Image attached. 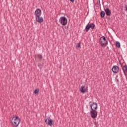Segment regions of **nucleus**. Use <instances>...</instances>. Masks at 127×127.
Listing matches in <instances>:
<instances>
[{
	"label": "nucleus",
	"instance_id": "19",
	"mask_svg": "<svg viewBox=\"0 0 127 127\" xmlns=\"http://www.w3.org/2000/svg\"><path fill=\"white\" fill-rule=\"evenodd\" d=\"M75 48H81V43H78L77 45L76 46Z\"/></svg>",
	"mask_w": 127,
	"mask_h": 127
},
{
	"label": "nucleus",
	"instance_id": "3",
	"mask_svg": "<svg viewBox=\"0 0 127 127\" xmlns=\"http://www.w3.org/2000/svg\"><path fill=\"white\" fill-rule=\"evenodd\" d=\"M59 22L63 25V26H65L66 24H67L68 22V20H67V18L65 16H62L60 18Z\"/></svg>",
	"mask_w": 127,
	"mask_h": 127
},
{
	"label": "nucleus",
	"instance_id": "14",
	"mask_svg": "<svg viewBox=\"0 0 127 127\" xmlns=\"http://www.w3.org/2000/svg\"><path fill=\"white\" fill-rule=\"evenodd\" d=\"M105 14H106V13H105V12L104 11H101L100 12V16L102 18H104V17H105Z\"/></svg>",
	"mask_w": 127,
	"mask_h": 127
},
{
	"label": "nucleus",
	"instance_id": "13",
	"mask_svg": "<svg viewBox=\"0 0 127 127\" xmlns=\"http://www.w3.org/2000/svg\"><path fill=\"white\" fill-rule=\"evenodd\" d=\"M88 26H89V28L91 29H95V24L94 23H92L91 24H88Z\"/></svg>",
	"mask_w": 127,
	"mask_h": 127
},
{
	"label": "nucleus",
	"instance_id": "4",
	"mask_svg": "<svg viewBox=\"0 0 127 127\" xmlns=\"http://www.w3.org/2000/svg\"><path fill=\"white\" fill-rule=\"evenodd\" d=\"M45 123L50 127H52V125H54V121L52 120L50 117H48L47 119L45 120Z\"/></svg>",
	"mask_w": 127,
	"mask_h": 127
},
{
	"label": "nucleus",
	"instance_id": "18",
	"mask_svg": "<svg viewBox=\"0 0 127 127\" xmlns=\"http://www.w3.org/2000/svg\"><path fill=\"white\" fill-rule=\"evenodd\" d=\"M37 56H38V59H39L40 60H42V55L38 54V55H37Z\"/></svg>",
	"mask_w": 127,
	"mask_h": 127
},
{
	"label": "nucleus",
	"instance_id": "8",
	"mask_svg": "<svg viewBox=\"0 0 127 127\" xmlns=\"http://www.w3.org/2000/svg\"><path fill=\"white\" fill-rule=\"evenodd\" d=\"M104 11L107 16H111L112 15V11L109 8H104Z\"/></svg>",
	"mask_w": 127,
	"mask_h": 127
},
{
	"label": "nucleus",
	"instance_id": "12",
	"mask_svg": "<svg viewBox=\"0 0 127 127\" xmlns=\"http://www.w3.org/2000/svg\"><path fill=\"white\" fill-rule=\"evenodd\" d=\"M121 67L125 76H127V65L125 64L123 66V65L121 64Z\"/></svg>",
	"mask_w": 127,
	"mask_h": 127
},
{
	"label": "nucleus",
	"instance_id": "17",
	"mask_svg": "<svg viewBox=\"0 0 127 127\" xmlns=\"http://www.w3.org/2000/svg\"><path fill=\"white\" fill-rule=\"evenodd\" d=\"M90 27L87 24L86 27H85V30H86V32H88V31H89V30H90Z\"/></svg>",
	"mask_w": 127,
	"mask_h": 127
},
{
	"label": "nucleus",
	"instance_id": "20",
	"mask_svg": "<svg viewBox=\"0 0 127 127\" xmlns=\"http://www.w3.org/2000/svg\"><path fill=\"white\" fill-rule=\"evenodd\" d=\"M70 1H71V2H74V1H75V0H70Z\"/></svg>",
	"mask_w": 127,
	"mask_h": 127
},
{
	"label": "nucleus",
	"instance_id": "6",
	"mask_svg": "<svg viewBox=\"0 0 127 127\" xmlns=\"http://www.w3.org/2000/svg\"><path fill=\"white\" fill-rule=\"evenodd\" d=\"M90 108L92 110V109L94 111H97L98 109V104L97 103L93 102L91 105H90Z\"/></svg>",
	"mask_w": 127,
	"mask_h": 127
},
{
	"label": "nucleus",
	"instance_id": "9",
	"mask_svg": "<svg viewBox=\"0 0 127 127\" xmlns=\"http://www.w3.org/2000/svg\"><path fill=\"white\" fill-rule=\"evenodd\" d=\"M42 14L41 10L39 8H38L35 11V15L36 16H41Z\"/></svg>",
	"mask_w": 127,
	"mask_h": 127
},
{
	"label": "nucleus",
	"instance_id": "7",
	"mask_svg": "<svg viewBox=\"0 0 127 127\" xmlns=\"http://www.w3.org/2000/svg\"><path fill=\"white\" fill-rule=\"evenodd\" d=\"M112 70L113 73H115L116 74H117V73H119L120 68L117 65H114L112 67Z\"/></svg>",
	"mask_w": 127,
	"mask_h": 127
},
{
	"label": "nucleus",
	"instance_id": "5",
	"mask_svg": "<svg viewBox=\"0 0 127 127\" xmlns=\"http://www.w3.org/2000/svg\"><path fill=\"white\" fill-rule=\"evenodd\" d=\"M98 116V111L97 110H94L93 109L90 111V116L92 119H96Z\"/></svg>",
	"mask_w": 127,
	"mask_h": 127
},
{
	"label": "nucleus",
	"instance_id": "2",
	"mask_svg": "<svg viewBox=\"0 0 127 127\" xmlns=\"http://www.w3.org/2000/svg\"><path fill=\"white\" fill-rule=\"evenodd\" d=\"M99 42L102 47H105L108 45V40L106 39V37L102 36L100 39Z\"/></svg>",
	"mask_w": 127,
	"mask_h": 127
},
{
	"label": "nucleus",
	"instance_id": "15",
	"mask_svg": "<svg viewBox=\"0 0 127 127\" xmlns=\"http://www.w3.org/2000/svg\"><path fill=\"white\" fill-rule=\"evenodd\" d=\"M116 46L118 47V48H121V43L119 41H117L116 42Z\"/></svg>",
	"mask_w": 127,
	"mask_h": 127
},
{
	"label": "nucleus",
	"instance_id": "16",
	"mask_svg": "<svg viewBox=\"0 0 127 127\" xmlns=\"http://www.w3.org/2000/svg\"><path fill=\"white\" fill-rule=\"evenodd\" d=\"M34 94H35L36 95H38V94H39V89L37 88L34 91Z\"/></svg>",
	"mask_w": 127,
	"mask_h": 127
},
{
	"label": "nucleus",
	"instance_id": "10",
	"mask_svg": "<svg viewBox=\"0 0 127 127\" xmlns=\"http://www.w3.org/2000/svg\"><path fill=\"white\" fill-rule=\"evenodd\" d=\"M36 17V21L39 23H42L43 22V17H40V16H37Z\"/></svg>",
	"mask_w": 127,
	"mask_h": 127
},
{
	"label": "nucleus",
	"instance_id": "1",
	"mask_svg": "<svg viewBox=\"0 0 127 127\" xmlns=\"http://www.w3.org/2000/svg\"><path fill=\"white\" fill-rule=\"evenodd\" d=\"M11 123L13 127H17L20 123V119L18 116H13L12 118Z\"/></svg>",
	"mask_w": 127,
	"mask_h": 127
},
{
	"label": "nucleus",
	"instance_id": "21",
	"mask_svg": "<svg viewBox=\"0 0 127 127\" xmlns=\"http://www.w3.org/2000/svg\"><path fill=\"white\" fill-rule=\"evenodd\" d=\"M125 10H126V11H127V5H126V6Z\"/></svg>",
	"mask_w": 127,
	"mask_h": 127
},
{
	"label": "nucleus",
	"instance_id": "11",
	"mask_svg": "<svg viewBox=\"0 0 127 127\" xmlns=\"http://www.w3.org/2000/svg\"><path fill=\"white\" fill-rule=\"evenodd\" d=\"M80 91L82 94H85V93H87V92H88V89L87 87L85 88V86H82L80 88Z\"/></svg>",
	"mask_w": 127,
	"mask_h": 127
}]
</instances>
